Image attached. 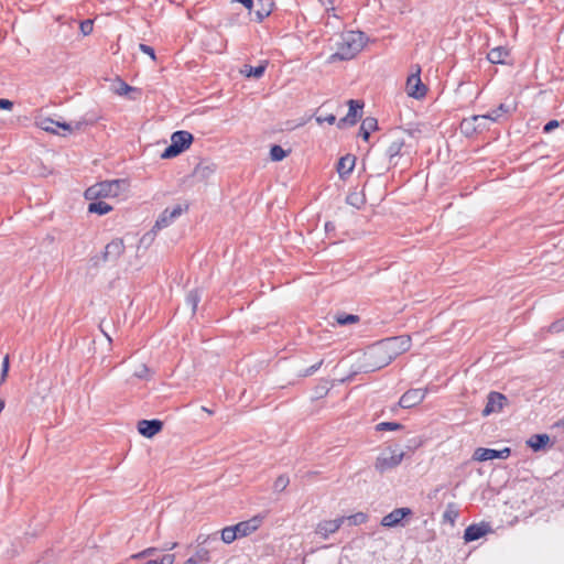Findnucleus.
<instances>
[{
    "label": "nucleus",
    "instance_id": "obj_16",
    "mask_svg": "<svg viewBox=\"0 0 564 564\" xmlns=\"http://www.w3.org/2000/svg\"><path fill=\"white\" fill-rule=\"evenodd\" d=\"M404 138L397 137L392 139V141L390 142L386 150V155L389 159L390 166H395L398 164V161L395 159L403 155L402 149L404 148Z\"/></svg>",
    "mask_w": 564,
    "mask_h": 564
},
{
    "label": "nucleus",
    "instance_id": "obj_34",
    "mask_svg": "<svg viewBox=\"0 0 564 564\" xmlns=\"http://www.w3.org/2000/svg\"><path fill=\"white\" fill-rule=\"evenodd\" d=\"M57 123H59V122L55 121L51 118H44L37 124L42 130H44L46 132L57 133V131H56V128H58Z\"/></svg>",
    "mask_w": 564,
    "mask_h": 564
},
{
    "label": "nucleus",
    "instance_id": "obj_12",
    "mask_svg": "<svg viewBox=\"0 0 564 564\" xmlns=\"http://www.w3.org/2000/svg\"><path fill=\"white\" fill-rule=\"evenodd\" d=\"M506 402L507 398L502 393L496 391L490 392L487 397V403L482 410V415L488 416L491 413L500 412Z\"/></svg>",
    "mask_w": 564,
    "mask_h": 564
},
{
    "label": "nucleus",
    "instance_id": "obj_50",
    "mask_svg": "<svg viewBox=\"0 0 564 564\" xmlns=\"http://www.w3.org/2000/svg\"><path fill=\"white\" fill-rule=\"evenodd\" d=\"M156 552V549L155 547H148L143 551H141L140 553L138 554H134L132 557L133 558H141V557H147V556H151V555H154Z\"/></svg>",
    "mask_w": 564,
    "mask_h": 564
},
{
    "label": "nucleus",
    "instance_id": "obj_40",
    "mask_svg": "<svg viewBox=\"0 0 564 564\" xmlns=\"http://www.w3.org/2000/svg\"><path fill=\"white\" fill-rule=\"evenodd\" d=\"M368 516L364 512H357L349 517H346V521L349 522L350 525H359L367 521Z\"/></svg>",
    "mask_w": 564,
    "mask_h": 564
},
{
    "label": "nucleus",
    "instance_id": "obj_58",
    "mask_svg": "<svg viewBox=\"0 0 564 564\" xmlns=\"http://www.w3.org/2000/svg\"><path fill=\"white\" fill-rule=\"evenodd\" d=\"M151 232L149 234H145L142 238H141V242H144L148 238L151 239Z\"/></svg>",
    "mask_w": 564,
    "mask_h": 564
},
{
    "label": "nucleus",
    "instance_id": "obj_2",
    "mask_svg": "<svg viewBox=\"0 0 564 564\" xmlns=\"http://www.w3.org/2000/svg\"><path fill=\"white\" fill-rule=\"evenodd\" d=\"M129 186L127 180H112L100 182L85 191L87 199H97L100 197H117L121 192L126 191Z\"/></svg>",
    "mask_w": 564,
    "mask_h": 564
},
{
    "label": "nucleus",
    "instance_id": "obj_44",
    "mask_svg": "<svg viewBox=\"0 0 564 564\" xmlns=\"http://www.w3.org/2000/svg\"><path fill=\"white\" fill-rule=\"evenodd\" d=\"M316 121L318 123L327 122L328 124H334L336 122V116L333 113H328L325 116L319 115L316 117Z\"/></svg>",
    "mask_w": 564,
    "mask_h": 564
},
{
    "label": "nucleus",
    "instance_id": "obj_19",
    "mask_svg": "<svg viewBox=\"0 0 564 564\" xmlns=\"http://www.w3.org/2000/svg\"><path fill=\"white\" fill-rule=\"evenodd\" d=\"M356 164V156L346 154L341 156L337 163L336 170L341 180H345L352 172Z\"/></svg>",
    "mask_w": 564,
    "mask_h": 564
},
{
    "label": "nucleus",
    "instance_id": "obj_33",
    "mask_svg": "<svg viewBox=\"0 0 564 564\" xmlns=\"http://www.w3.org/2000/svg\"><path fill=\"white\" fill-rule=\"evenodd\" d=\"M260 8L256 10L254 17L257 22H262L271 13V4H265L263 0H259Z\"/></svg>",
    "mask_w": 564,
    "mask_h": 564
},
{
    "label": "nucleus",
    "instance_id": "obj_39",
    "mask_svg": "<svg viewBox=\"0 0 564 564\" xmlns=\"http://www.w3.org/2000/svg\"><path fill=\"white\" fill-rule=\"evenodd\" d=\"M181 153H182V151L178 148V145H176L175 143H173L171 141V144L163 151V153L161 154V158L162 159H172V158L180 155Z\"/></svg>",
    "mask_w": 564,
    "mask_h": 564
},
{
    "label": "nucleus",
    "instance_id": "obj_45",
    "mask_svg": "<svg viewBox=\"0 0 564 564\" xmlns=\"http://www.w3.org/2000/svg\"><path fill=\"white\" fill-rule=\"evenodd\" d=\"M79 28L84 35H88L93 32V21L91 20L82 21Z\"/></svg>",
    "mask_w": 564,
    "mask_h": 564
},
{
    "label": "nucleus",
    "instance_id": "obj_46",
    "mask_svg": "<svg viewBox=\"0 0 564 564\" xmlns=\"http://www.w3.org/2000/svg\"><path fill=\"white\" fill-rule=\"evenodd\" d=\"M323 365V360H319L318 362L314 364L313 366L306 368L301 376L308 377L315 373Z\"/></svg>",
    "mask_w": 564,
    "mask_h": 564
},
{
    "label": "nucleus",
    "instance_id": "obj_30",
    "mask_svg": "<svg viewBox=\"0 0 564 564\" xmlns=\"http://www.w3.org/2000/svg\"><path fill=\"white\" fill-rule=\"evenodd\" d=\"M95 202H91L89 205H88V212L89 213H95V214H98V215H105L107 213H109L112 207L102 202V200H96L94 199Z\"/></svg>",
    "mask_w": 564,
    "mask_h": 564
},
{
    "label": "nucleus",
    "instance_id": "obj_48",
    "mask_svg": "<svg viewBox=\"0 0 564 564\" xmlns=\"http://www.w3.org/2000/svg\"><path fill=\"white\" fill-rule=\"evenodd\" d=\"M139 48L140 51H142L144 54H148L153 61H155V52H154V48L147 45V44H139Z\"/></svg>",
    "mask_w": 564,
    "mask_h": 564
},
{
    "label": "nucleus",
    "instance_id": "obj_55",
    "mask_svg": "<svg viewBox=\"0 0 564 564\" xmlns=\"http://www.w3.org/2000/svg\"><path fill=\"white\" fill-rule=\"evenodd\" d=\"M476 126H479L478 132H481V131L488 129L487 121H478V122H476Z\"/></svg>",
    "mask_w": 564,
    "mask_h": 564
},
{
    "label": "nucleus",
    "instance_id": "obj_20",
    "mask_svg": "<svg viewBox=\"0 0 564 564\" xmlns=\"http://www.w3.org/2000/svg\"><path fill=\"white\" fill-rule=\"evenodd\" d=\"M489 531H490V528L488 524H485V523L470 524L469 527H467L465 529L464 540L466 542L476 541V540L482 538L484 535H486V533H488Z\"/></svg>",
    "mask_w": 564,
    "mask_h": 564
},
{
    "label": "nucleus",
    "instance_id": "obj_25",
    "mask_svg": "<svg viewBox=\"0 0 564 564\" xmlns=\"http://www.w3.org/2000/svg\"><path fill=\"white\" fill-rule=\"evenodd\" d=\"M550 442V436L547 434H534L532 435L527 444L534 452H539L543 449Z\"/></svg>",
    "mask_w": 564,
    "mask_h": 564
},
{
    "label": "nucleus",
    "instance_id": "obj_38",
    "mask_svg": "<svg viewBox=\"0 0 564 564\" xmlns=\"http://www.w3.org/2000/svg\"><path fill=\"white\" fill-rule=\"evenodd\" d=\"M403 425L398 422H381L376 425V431H399L402 430Z\"/></svg>",
    "mask_w": 564,
    "mask_h": 564
},
{
    "label": "nucleus",
    "instance_id": "obj_36",
    "mask_svg": "<svg viewBox=\"0 0 564 564\" xmlns=\"http://www.w3.org/2000/svg\"><path fill=\"white\" fill-rule=\"evenodd\" d=\"M236 539H238L237 536V532L235 530V525H231V527H226L221 530V541L224 543H231L234 542Z\"/></svg>",
    "mask_w": 564,
    "mask_h": 564
},
{
    "label": "nucleus",
    "instance_id": "obj_15",
    "mask_svg": "<svg viewBox=\"0 0 564 564\" xmlns=\"http://www.w3.org/2000/svg\"><path fill=\"white\" fill-rule=\"evenodd\" d=\"M163 429V422L158 419L153 420H141L138 422V432L148 438L153 437L160 433Z\"/></svg>",
    "mask_w": 564,
    "mask_h": 564
},
{
    "label": "nucleus",
    "instance_id": "obj_7",
    "mask_svg": "<svg viewBox=\"0 0 564 564\" xmlns=\"http://www.w3.org/2000/svg\"><path fill=\"white\" fill-rule=\"evenodd\" d=\"M420 73L421 68L417 66L416 72L411 74L406 79L408 95L415 99L423 98L427 93L426 86L421 80Z\"/></svg>",
    "mask_w": 564,
    "mask_h": 564
},
{
    "label": "nucleus",
    "instance_id": "obj_51",
    "mask_svg": "<svg viewBox=\"0 0 564 564\" xmlns=\"http://www.w3.org/2000/svg\"><path fill=\"white\" fill-rule=\"evenodd\" d=\"M550 330L551 332H554V333H558V332H562L564 330V317L552 323L551 326H550Z\"/></svg>",
    "mask_w": 564,
    "mask_h": 564
},
{
    "label": "nucleus",
    "instance_id": "obj_14",
    "mask_svg": "<svg viewBox=\"0 0 564 564\" xmlns=\"http://www.w3.org/2000/svg\"><path fill=\"white\" fill-rule=\"evenodd\" d=\"M345 521L346 517H339L334 520H323L317 524L315 532L323 539H327L329 534L337 532Z\"/></svg>",
    "mask_w": 564,
    "mask_h": 564
},
{
    "label": "nucleus",
    "instance_id": "obj_59",
    "mask_svg": "<svg viewBox=\"0 0 564 564\" xmlns=\"http://www.w3.org/2000/svg\"><path fill=\"white\" fill-rule=\"evenodd\" d=\"M202 410L207 412L208 414H213V411H210L209 409H207L206 406H202Z\"/></svg>",
    "mask_w": 564,
    "mask_h": 564
},
{
    "label": "nucleus",
    "instance_id": "obj_1",
    "mask_svg": "<svg viewBox=\"0 0 564 564\" xmlns=\"http://www.w3.org/2000/svg\"><path fill=\"white\" fill-rule=\"evenodd\" d=\"M365 45V33L361 31H347L341 34L337 51L332 59L348 61L355 57Z\"/></svg>",
    "mask_w": 564,
    "mask_h": 564
},
{
    "label": "nucleus",
    "instance_id": "obj_23",
    "mask_svg": "<svg viewBox=\"0 0 564 564\" xmlns=\"http://www.w3.org/2000/svg\"><path fill=\"white\" fill-rule=\"evenodd\" d=\"M509 54L506 47L498 46L489 51L487 59L492 64H505Z\"/></svg>",
    "mask_w": 564,
    "mask_h": 564
},
{
    "label": "nucleus",
    "instance_id": "obj_57",
    "mask_svg": "<svg viewBox=\"0 0 564 564\" xmlns=\"http://www.w3.org/2000/svg\"><path fill=\"white\" fill-rule=\"evenodd\" d=\"M184 564H198L194 556H191Z\"/></svg>",
    "mask_w": 564,
    "mask_h": 564
},
{
    "label": "nucleus",
    "instance_id": "obj_4",
    "mask_svg": "<svg viewBox=\"0 0 564 564\" xmlns=\"http://www.w3.org/2000/svg\"><path fill=\"white\" fill-rule=\"evenodd\" d=\"M389 358L394 360L399 355L408 351L411 347V337L409 335H401L395 337H388L379 341Z\"/></svg>",
    "mask_w": 564,
    "mask_h": 564
},
{
    "label": "nucleus",
    "instance_id": "obj_13",
    "mask_svg": "<svg viewBox=\"0 0 564 564\" xmlns=\"http://www.w3.org/2000/svg\"><path fill=\"white\" fill-rule=\"evenodd\" d=\"M411 514L412 510L410 508H397L382 518L381 525L387 528L397 527L399 524H402V520Z\"/></svg>",
    "mask_w": 564,
    "mask_h": 564
},
{
    "label": "nucleus",
    "instance_id": "obj_21",
    "mask_svg": "<svg viewBox=\"0 0 564 564\" xmlns=\"http://www.w3.org/2000/svg\"><path fill=\"white\" fill-rule=\"evenodd\" d=\"M171 141L178 145L181 151L184 152L193 143L194 137L188 131L178 130L172 133Z\"/></svg>",
    "mask_w": 564,
    "mask_h": 564
},
{
    "label": "nucleus",
    "instance_id": "obj_54",
    "mask_svg": "<svg viewBox=\"0 0 564 564\" xmlns=\"http://www.w3.org/2000/svg\"><path fill=\"white\" fill-rule=\"evenodd\" d=\"M456 517H457L456 512H452V511H448V510L445 511V513H444V518L451 520L452 522H454Z\"/></svg>",
    "mask_w": 564,
    "mask_h": 564
},
{
    "label": "nucleus",
    "instance_id": "obj_49",
    "mask_svg": "<svg viewBox=\"0 0 564 564\" xmlns=\"http://www.w3.org/2000/svg\"><path fill=\"white\" fill-rule=\"evenodd\" d=\"M558 127H560V121H557V120H550L547 123L544 124L543 132L544 133H550V132H552L553 130H555Z\"/></svg>",
    "mask_w": 564,
    "mask_h": 564
},
{
    "label": "nucleus",
    "instance_id": "obj_8",
    "mask_svg": "<svg viewBox=\"0 0 564 564\" xmlns=\"http://www.w3.org/2000/svg\"><path fill=\"white\" fill-rule=\"evenodd\" d=\"M511 455V449L505 447L500 451L492 448L478 447L473 455V459L477 462H486L491 459H507Z\"/></svg>",
    "mask_w": 564,
    "mask_h": 564
},
{
    "label": "nucleus",
    "instance_id": "obj_35",
    "mask_svg": "<svg viewBox=\"0 0 564 564\" xmlns=\"http://www.w3.org/2000/svg\"><path fill=\"white\" fill-rule=\"evenodd\" d=\"M286 155L288 151H285L281 145L274 144L270 149V158L274 162L282 161Z\"/></svg>",
    "mask_w": 564,
    "mask_h": 564
},
{
    "label": "nucleus",
    "instance_id": "obj_27",
    "mask_svg": "<svg viewBox=\"0 0 564 564\" xmlns=\"http://www.w3.org/2000/svg\"><path fill=\"white\" fill-rule=\"evenodd\" d=\"M95 122L94 119H90V120H77V121H74V122H63V123H57L58 128H62L63 130L67 131V132H73V131H78V130H82L84 127L88 126V124H93Z\"/></svg>",
    "mask_w": 564,
    "mask_h": 564
},
{
    "label": "nucleus",
    "instance_id": "obj_9",
    "mask_svg": "<svg viewBox=\"0 0 564 564\" xmlns=\"http://www.w3.org/2000/svg\"><path fill=\"white\" fill-rule=\"evenodd\" d=\"M426 393L427 389H410L401 395L399 405L403 409L413 408L424 400Z\"/></svg>",
    "mask_w": 564,
    "mask_h": 564
},
{
    "label": "nucleus",
    "instance_id": "obj_10",
    "mask_svg": "<svg viewBox=\"0 0 564 564\" xmlns=\"http://www.w3.org/2000/svg\"><path fill=\"white\" fill-rule=\"evenodd\" d=\"M348 113L337 122V127L339 129H343L346 126H355L358 119L361 117V113H359V110H361L364 107V104L361 101L350 99L348 101Z\"/></svg>",
    "mask_w": 564,
    "mask_h": 564
},
{
    "label": "nucleus",
    "instance_id": "obj_26",
    "mask_svg": "<svg viewBox=\"0 0 564 564\" xmlns=\"http://www.w3.org/2000/svg\"><path fill=\"white\" fill-rule=\"evenodd\" d=\"M478 121H486V117H482L481 115H476L469 119H464L460 124V128L466 134L478 132L479 126H476V122Z\"/></svg>",
    "mask_w": 564,
    "mask_h": 564
},
{
    "label": "nucleus",
    "instance_id": "obj_47",
    "mask_svg": "<svg viewBox=\"0 0 564 564\" xmlns=\"http://www.w3.org/2000/svg\"><path fill=\"white\" fill-rule=\"evenodd\" d=\"M149 368L145 365H141L139 369L134 371V377L139 379H147L149 375Z\"/></svg>",
    "mask_w": 564,
    "mask_h": 564
},
{
    "label": "nucleus",
    "instance_id": "obj_11",
    "mask_svg": "<svg viewBox=\"0 0 564 564\" xmlns=\"http://www.w3.org/2000/svg\"><path fill=\"white\" fill-rule=\"evenodd\" d=\"M124 243L120 238H116L106 245L101 260L104 262H116L124 252Z\"/></svg>",
    "mask_w": 564,
    "mask_h": 564
},
{
    "label": "nucleus",
    "instance_id": "obj_28",
    "mask_svg": "<svg viewBox=\"0 0 564 564\" xmlns=\"http://www.w3.org/2000/svg\"><path fill=\"white\" fill-rule=\"evenodd\" d=\"M113 91L119 96L127 95L128 93H137L140 95V90L138 88L128 85L120 78L116 79V83L113 84Z\"/></svg>",
    "mask_w": 564,
    "mask_h": 564
},
{
    "label": "nucleus",
    "instance_id": "obj_32",
    "mask_svg": "<svg viewBox=\"0 0 564 564\" xmlns=\"http://www.w3.org/2000/svg\"><path fill=\"white\" fill-rule=\"evenodd\" d=\"M200 301V295L197 290H192L186 295V304L191 307L192 314H195L197 305Z\"/></svg>",
    "mask_w": 564,
    "mask_h": 564
},
{
    "label": "nucleus",
    "instance_id": "obj_3",
    "mask_svg": "<svg viewBox=\"0 0 564 564\" xmlns=\"http://www.w3.org/2000/svg\"><path fill=\"white\" fill-rule=\"evenodd\" d=\"M392 361L379 341L371 345L364 354L361 368L365 372H373L390 365Z\"/></svg>",
    "mask_w": 564,
    "mask_h": 564
},
{
    "label": "nucleus",
    "instance_id": "obj_6",
    "mask_svg": "<svg viewBox=\"0 0 564 564\" xmlns=\"http://www.w3.org/2000/svg\"><path fill=\"white\" fill-rule=\"evenodd\" d=\"M403 457H404L403 452H400V453L392 452L390 456H387L386 454H381L376 459L375 468L380 474H383L387 470L398 467L401 464Z\"/></svg>",
    "mask_w": 564,
    "mask_h": 564
},
{
    "label": "nucleus",
    "instance_id": "obj_29",
    "mask_svg": "<svg viewBox=\"0 0 564 564\" xmlns=\"http://www.w3.org/2000/svg\"><path fill=\"white\" fill-rule=\"evenodd\" d=\"M267 68V64H260L258 66L245 65L241 73L247 77L260 78L263 76Z\"/></svg>",
    "mask_w": 564,
    "mask_h": 564
},
{
    "label": "nucleus",
    "instance_id": "obj_5",
    "mask_svg": "<svg viewBox=\"0 0 564 564\" xmlns=\"http://www.w3.org/2000/svg\"><path fill=\"white\" fill-rule=\"evenodd\" d=\"M187 209L188 205H185L184 207L182 205H176L173 208H165L156 219L152 228V231L161 230L170 226L174 221V219L180 217Z\"/></svg>",
    "mask_w": 564,
    "mask_h": 564
},
{
    "label": "nucleus",
    "instance_id": "obj_31",
    "mask_svg": "<svg viewBox=\"0 0 564 564\" xmlns=\"http://www.w3.org/2000/svg\"><path fill=\"white\" fill-rule=\"evenodd\" d=\"M346 202L356 208H361L366 203V198L364 194L354 192L347 195Z\"/></svg>",
    "mask_w": 564,
    "mask_h": 564
},
{
    "label": "nucleus",
    "instance_id": "obj_60",
    "mask_svg": "<svg viewBox=\"0 0 564 564\" xmlns=\"http://www.w3.org/2000/svg\"><path fill=\"white\" fill-rule=\"evenodd\" d=\"M145 564H159V563H158V561H155V560H150V561H148Z\"/></svg>",
    "mask_w": 564,
    "mask_h": 564
},
{
    "label": "nucleus",
    "instance_id": "obj_61",
    "mask_svg": "<svg viewBox=\"0 0 564 564\" xmlns=\"http://www.w3.org/2000/svg\"><path fill=\"white\" fill-rule=\"evenodd\" d=\"M175 545H176V543H172V545H171L170 547H167V549H169V550H172V549H174V547H175Z\"/></svg>",
    "mask_w": 564,
    "mask_h": 564
},
{
    "label": "nucleus",
    "instance_id": "obj_41",
    "mask_svg": "<svg viewBox=\"0 0 564 564\" xmlns=\"http://www.w3.org/2000/svg\"><path fill=\"white\" fill-rule=\"evenodd\" d=\"M289 482H290L289 477H288V476H285V475H281V476H279V477L275 479V481H274V484H273V489H274L275 491L281 492V491H283V490L288 487Z\"/></svg>",
    "mask_w": 564,
    "mask_h": 564
},
{
    "label": "nucleus",
    "instance_id": "obj_24",
    "mask_svg": "<svg viewBox=\"0 0 564 564\" xmlns=\"http://www.w3.org/2000/svg\"><path fill=\"white\" fill-rule=\"evenodd\" d=\"M378 128V121L373 117H367L362 120L359 135L365 140L368 141L370 138L371 131H375Z\"/></svg>",
    "mask_w": 564,
    "mask_h": 564
},
{
    "label": "nucleus",
    "instance_id": "obj_53",
    "mask_svg": "<svg viewBox=\"0 0 564 564\" xmlns=\"http://www.w3.org/2000/svg\"><path fill=\"white\" fill-rule=\"evenodd\" d=\"M0 108L4 110H11L13 108V102L9 99L0 98Z\"/></svg>",
    "mask_w": 564,
    "mask_h": 564
},
{
    "label": "nucleus",
    "instance_id": "obj_22",
    "mask_svg": "<svg viewBox=\"0 0 564 564\" xmlns=\"http://www.w3.org/2000/svg\"><path fill=\"white\" fill-rule=\"evenodd\" d=\"M513 110L514 108L512 106L502 102L496 109H492L490 112L481 116L486 117V121L491 120L494 122H497L503 116L511 113Z\"/></svg>",
    "mask_w": 564,
    "mask_h": 564
},
{
    "label": "nucleus",
    "instance_id": "obj_17",
    "mask_svg": "<svg viewBox=\"0 0 564 564\" xmlns=\"http://www.w3.org/2000/svg\"><path fill=\"white\" fill-rule=\"evenodd\" d=\"M261 522H262V518L253 517L247 521H241V522L235 524V530L237 532L238 539L248 536V535L252 534L253 532H256L259 529V527L261 525Z\"/></svg>",
    "mask_w": 564,
    "mask_h": 564
},
{
    "label": "nucleus",
    "instance_id": "obj_43",
    "mask_svg": "<svg viewBox=\"0 0 564 564\" xmlns=\"http://www.w3.org/2000/svg\"><path fill=\"white\" fill-rule=\"evenodd\" d=\"M10 368V359L9 355H7L2 360V367H1V376H0V383H3L8 377Z\"/></svg>",
    "mask_w": 564,
    "mask_h": 564
},
{
    "label": "nucleus",
    "instance_id": "obj_18",
    "mask_svg": "<svg viewBox=\"0 0 564 564\" xmlns=\"http://www.w3.org/2000/svg\"><path fill=\"white\" fill-rule=\"evenodd\" d=\"M216 171V165L207 160H202L194 169L193 176L198 181L208 180Z\"/></svg>",
    "mask_w": 564,
    "mask_h": 564
},
{
    "label": "nucleus",
    "instance_id": "obj_37",
    "mask_svg": "<svg viewBox=\"0 0 564 564\" xmlns=\"http://www.w3.org/2000/svg\"><path fill=\"white\" fill-rule=\"evenodd\" d=\"M336 322L339 325L355 324L359 322V316L355 314H338L336 315Z\"/></svg>",
    "mask_w": 564,
    "mask_h": 564
},
{
    "label": "nucleus",
    "instance_id": "obj_62",
    "mask_svg": "<svg viewBox=\"0 0 564 564\" xmlns=\"http://www.w3.org/2000/svg\"><path fill=\"white\" fill-rule=\"evenodd\" d=\"M562 357H564V350L561 352Z\"/></svg>",
    "mask_w": 564,
    "mask_h": 564
},
{
    "label": "nucleus",
    "instance_id": "obj_52",
    "mask_svg": "<svg viewBox=\"0 0 564 564\" xmlns=\"http://www.w3.org/2000/svg\"><path fill=\"white\" fill-rule=\"evenodd\" d=\"M175 560L174 554H165L162 556V558L158 562L159 564H173Z\"/></svg>",
    "mask_w": 564,
    "mask_h": 564
},
{
    "label": "nucleus",
    "instance_id": "obj_42",
    "mask_svg": "<svg viewBox=\"0 0 564 564\" xmlns=\"http://www.w3.org/2000/svg\"><path fill=\"white\" fill-rule=\"evenodd\" d=\"M193 556L195 557V560L198 563L208 562L209 561V551L205 547H200L195 552V554Z\"/></svg>",
    "mask_w": 564,
    "mask_h": 564
},
{
    "label": "nucleus",
    "instance_id": "obj_56",
    "mask_svg": "<svg viewBox=\"0 0 564 564\" xmlns=\"http://www.w3.org/2000/svg\"><path fill=\"white\" fill-rule=\"evenodd\" d=\"M554 427H558V429L564 427V417L556 421L554 423Z\"/></svg>",
    "mask_w": 564,
    "mask_h": 564
}]
</instances>
